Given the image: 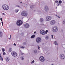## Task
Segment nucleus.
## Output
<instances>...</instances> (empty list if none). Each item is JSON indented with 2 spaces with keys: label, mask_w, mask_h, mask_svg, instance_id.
<instances>
[{
  "label": "nucleus",
  "mask_w": 65,
  "mask_h": 65,
  "mask_svg": "<svg viewBox=\"0 0 65 65\" xmlns=\"http://www.w3.org/2000/svg\"><path fill=\"white\" fill-rule=\"evenodd\" d=\"M38 49H39V48H40V47H39V46H38Z\"/></svg>",
  "instance_id": "obj_39"
},
{
  "label": "nucleus",
  "mask_w": 65,
  "mask_h": 65,
  "mask_svg": "<svg viewBox=\"0 0 65 65\" xmlns=\"http://www.w3.org/2000/svg\"><path fill=\"white\" fill-rule=\"evenodd\" d=\"M2 32L0 31V37H2Z\"/></svg>",
  "instance_id": "obj_19"
},
{
  "label": "nucleus",
  "mask_w": 65,
  "mask_h": 65,
  "mask_svg": "<svg viewBox=\"0 0 65 65\" xmlns=\"http://www.w3.org/2000/svg\"><path fill=\"white\" fill-rule=\"evenodd\" d=\"M24 27L25 28H28L30 27V25L29 24L26 23L24 24Z\"/></svg>",
  "instance_id": "obj_11"
},
{
  "label": "nucleus",
  "mask_w": 65,
  "mask_h": 65,
  "mask_svg": "<svg viewBox=\"0 0 65 65\" xmlns=\"http://www.w3.org/2000/svg\"><path fill=\"white\" fill-rule=\"evenodd\" d=\"M52 30L54 32H56L58 31V27L57 26H55L52 29Z\"/></svg>",
  "instance_id": "obj_3"
},
{
  "label": "nucleus",
  "mask_w": 65,
  "mask_h": 65,
  "mask_svg": "<svg viewBox=\"0 0 65 65\" xmlns=\"http://www.w3.org/2000/svg\"><path fill=\"white\" fill-rule=\"evenodd\" d=\"M10 37L9 38V39H10L11 38V35H10Z\"/></svg>",
  "instance_id": "obj_44"
},
{
  "label": "nucleus",
  "mask_w": 65,
  "mask_h": 65,
  "mask_svg": "<svg viewBox=\"0 0 65 65\" xmlns=\"http://www.w3.org/2000/svg\"><path fill=\"white\" fill-rule=\"evenodd\" d=\"M20 47L22 48H25V47H24L23 46H20Z\"/></svg>",
  "instance_id": "obj_28"
},
{
  "label": "nucleus",
  "mask_w": 65,
  "mask_h": 65,
  "mask_svg": "<svg viewBox=\"0 0 65 65\" xmlns=\"http://www.w3.org/2000/svg\"><path fill=\"white\" fill-rule=\"evenodd\" d=\"M14 45H15V46H16V44H15V43H14Z\"/></svg>",
  "instance_id": "obj_40"
},
{
  "label": "nucleus",
  "mask_w": 65,
  "mask_h": 65,
  "mask_svg": "<svg viewBox=\"0 0 65 65\" xmlns=\"http://www.w3.org/2000/svg\"><path fill=\"white\" fill-rule=\"evenodd\" d=\"M34 37H35V35H33L31 37V38H34Z\"/></svg>",
  "instance_id": "obj_21"
},
{
  "label": "nucleus",
  "mask_w": 65,
  "mask_h": 65,
  "mask_svg": "<svg viewBox=\"0 0 65 65\" xmlns=\"http://www.w3.org/2000/svg\"><path fill=\"white\" fill-rule=\"evenodd\" d=\"M3 15H5V14H4V13H3Z\"/></svg>",
  "instance_id": "obj_46"
},
{
  "label": "nucleus",
  "mask_w": 65,
  "mask_h": 65,
  "mask_svg": "<svg viewBox=\"0 0 65 65\" xmlns=\"http://www.w3.org/2000/svg\"><path fill=\"white\" fill-rule=\"evenodd\" d=\"M52 19L51 16H47L46 17V20L47 21H49Z\"/></svg>",
  "instance_id": "obj_6"
},
{
  "label": "nucleus",
  "mask_w": 65,
  "mask_h": 65,
  "mask_svg": "<svg viewBox=\"0 0 65 65\" xmlns=\"http://www.w3.org/2000/svg\"><path fill=\"white\" fill-rule=\"evenodd\" d=\"M40 60L41 62H43L44 61V58L42 56H41L40 57Z\"/></svg>",
  "instance_id": "obj_9"
},
{
  "label": "nucleus",
  "mask_w": 65,
  "mask_h": 65,
  "mask_svg": "<svg viewBox=\"0 0 65 65\" xmlns=\"http://www.w3.org/2000/svg\"><path fill=\"white\" fill-rule=\"evenodd\" d=\"M1 56V54L0 53V57Z\"/></svg>",
  "instance_id": "obj_49"
},
{
  "label": "nucleus",
  "mask_w": 65,
  "mask_h": 65,
  "mask_svg": "<svg viewBox=\"0 0 65 65\" xmlns=\"http://www.w3.org/2000/svg\"><path fill=\"white\" fill-rule=\"evenodd\" d=\"M23 22L21 20H18L17 22V26H20L21 25H22Z\"/></svg>",
  "instance_id": "obj_4"
},
{
  "label": "nucleus",
  "mask_w": 65,
  "mask_h": 65,
  "mask_svg": "<svg viewBox=\"0 0 65 65\" xmlns=\"http://www.w3.org/2000/svg\"><path fill=\"white\" fill-rule=\"evenodd\" d=\"M31 8H34V6H30Z\"/></svg>",
  "instance_id": "obj_30"
},
{
  "label": "nucleus",
  "mask_w": 65,
  "mask_h": 65,
  "mask_svg": "<svg viewBox=\"0 0 65 65\" xmlns=\"http://www.w3.org/2000/svg\"><path fill=\"white\" fill-rule=\"evenodd\" d=\"M55 16H56V17H58V18H59V19H60V17L58 15H56Z\"/></svg>",
  "instance_id": "obj_27"
},
{
  "label": "nucleus",
  "mask_w": 65,
  "mask_h": 65,
  "mask_svg": "<svg viewBox=\"0 0 65 65\" xmlns=\"http://www.w3.org/2000/svg\"><path fill=\"white\" fill-rule=\"evenodd\" d=\"M23 44L24 45H26V44H27V43L26 42H24L23 43Z\"/></svg>",
  "instance_id": "obj_31"
},
{
  "label": "nucleus",
  "mask_w": 65,
  "mask_h": 65,
  "mask_svg": "<svg viewBox=\"0 0 65 65\" xmlns=\"http://www.w3.org/2000/svg\"><path fill=\"white\" fill-rule=\"evenodd\" d=\"M12 48H9V52H11L12 51Z\"/></svg>",
  "instance_id": "obj_17"
},
{
  "label": "nucleus",
  "mask_w": 65,
  "mask_h": 65,
  "mask_svg": "<svg viewBox=\"0 0 65 65\" xmlns=\"http://www.w3.org/2000/svg\"><path fill=\"white\" fill-rule=\"evenodd\" d=\"M16 7H20V6L19 5H17L16 6Z\"/></svg>",
  "instance_id": "obj_32"
},
{
  "label": "nucleus",
  "mask_w": 65,
  "mask_h": 65,
  "mask_svg": "<svg viewBox=\"0 0 65 65\" xmlns=\"http://www.w3.org/2000/svg\"><path fill=\"white\" fill-rule=\"evenodd\" d=\"M19 10L18 9H16L15 10V12H18V11H19Z\"/></svg>",
  "instance_id": "obj_24"
},
{
  "label": "nucleus",
  "mask_w": 65,
  "mask_h": 65,
  "mask_svg": "<svg viewBox=\"0 0 65 65\" xmlns=\"http://www.w3.org/2000/svg\"><path fill=\"white\" fill-rule=\"evenodd\" d=\"M60 58L61 59H64L65 58L64 55L62 54H61L60 55Z\"/></svg>",
  "instance_id": "obj_12"
},
{
  "label": "nucleus",
  "mask_w": 65,
  "mask_h": 65,
  "mask_svg": "<svg viewBox=\"0 0 65 65\" xmlns=\"http://www.w3.org/2000/svg\"><path fill=\"white\" fill-rule=\"evenodd\" d=\"M56 23V21L55 20H52L51 21L50 24L51 25H54Z\"/></svg>",
  "instance_id": "obj_8"
},
{
  "label": "nucleus",
  "mask_w": 65,
  "mask_h": 65,
  "mask_svg": "<svg viewBox=\"0 0 65 65\" xmlns=\"http://www.w3.org/2000/svg\"><path fill=\"white\" fill-rule=\"evenodd\" d=\"M34 34H35V33H36V32L35 31L34 32Z\"/></svg>",
  "instance_id": "obj_47"
},
{
  "label": "nucleus",
  "mask_w": 65,
  "mask_h": 65,
  "mask_svg": "<svg viewBox=\"0 0 65 65\" xmlns=\"http://www.w3.org/2000/svg\"><path fill=\"white\" fill-rule=\"evenodd\" d=\"M57 6H59V4L58 3H57Z\"/></svg>",
  "instance_id": "obj_43"
},
{
  "label": "nucleus",
  "mask_w": 65,
  "mask_h": 65,
  "mask_svg": "<svg viewBox=\"0 0 65 65\" xmlns=\"http://www.w3.org/2000/svg\"><path fill=\"white\" fill-rule=\"evenodd\" d=\"M6 60L7 62H8L9 61V58L8 57H7L6 58Z\"/></svg>",
  "instance_id": "obj_15"
},
{
  "label": "nucleus",
  "mask_w": 65,
  "mask_h": 65,
  "mask_svg": "<svg viewBox=\"0 0 65 65\" xmlns=\"http://www.w3.org/2000/svg\"><path fill=\"white\" fill-rule=\"evenodd\" d=\"M58 1H55V3H57Z\"/></svg>",
  "instance_id": "obj_45"
},
{
  "label": "nucleus",
  "mask_w": 65,
  "mask_h": 65,
  "mask_svg": "<svg viewBox=\"0 0 65 65\" xmlns=\"http://www.w3.org/2000/svg\"><path fill=\"white\" fill-rule=\"evenodd\" d=\"M22 3V2H20V3Z\"/></svg>",
  "instance_id": "obj_50"
},
{
  "label": "nucleus",
  "mask_w": 65,
  "mask_h": 65,
  "mask_svg": "<svg viewBox=\"0 0 65 65\" xmlns=\"http://www.w3.org/2000/svg\"><path fill=\"white\" fill-rule=\"evenodd\" d=\"M44 9L45 11H48L49 10L48 7L47 6H45Z\"/></svg>",
  "instance_id": "obj_13"
},
{
  "label": "nucleus",
  "mask_w": 65,
  "mask_h": 65,
  "mask_svg": "<svg viewBox=\"0 0 65 65\" xmlns=\"http://www.w3.org/2000/svg\"><path fill=\"white\" fill-rule=\"evenodd\" d=\"M1 21H2V18H1Z\"/></svg>",
  "instance_id": "obj_42"
},
{
  "label": "nucleus",
  "mask_w": 65,
  "mask_h": 65,
  "mask_svg": "<svg viewBox=\"0 0 65 65\" xmlns=\"http://www.w3.org/2000/svg\"><path fill=\"white\" fill-rule=\"evenodd\" d=\"M34 62V60H33L31 62V63H33Z\"/></svg>",
  "instance_id": "obj_36"
},
{
  "label": "nucleus",
  "mask_w": 65,
  "mask_h": 65,
  "mask_svg": "<svg viewBox=\"0 0 65 65\" xmlns=\"http://www.w3.org/2000/svg\"><path fill=\"white\" fill-rule=\"evenodd\" d=\"M20 54L22 55H25V54L22 53V52L21 51H20Z\"/></svg>",
  "instance_id": "obj_22"
},
{
  "label": "nucleus",
  "mask_w": 65,
  "mask_h": 65,
  "mask_svg": "<svg viewBox=\"0 0 65 65\" xmlns=\"http://www.w3.org/2000/svg\"><path fill=\"white\" fill-rule=\"evenodd\" d=\"M3 55H6V53H5L4 52H3Z\"/></svg>",
  "instance_id": "obj_33"
},
{
  "label": "nucleus",
  "mask_w": 65,
  "mask_h": 65,
  "mask_svg": "<svg viewBox=\"0 0 65 65\" xmlns=\"http://www.w3.org/2000/svg\"><path fill=\"white\" fill-rule=\"evenodd\" d=\"M47 32H48V30H46V31H45V34H47Z\"/></svg>",
  "instance_id": "obj_34"
},
{
  "label": "nucleus",
  "mask_w": 65,
  "mask_h": 65,
  "mask_svg": "<svg viewBox=\"0 0 65 65\" xmlns=\"http://www.w3.org/2000/svg\"><path fill=\"white\" fill-rule=\"evenodd\" d=\"M2 8H3L4 10H7L9 9V7L6 5H4L2 6Z\"/></svg>",
  "instance_id": "obj_1"
},
{
  "label": "nucleus",
  "mask_w": 65,
  "mask_h": 65,
  "mask_svg": "<svg viewBox=\"0 0 65 65\" xmlns=\"http://www.w3.org/2000/svg\"><path fill=\"white\" fill-rule=\"evenodd\" d=\"M45 38L46 39H48V36H46L45 37Z\"/></svg>",
  "instance_id": "obj_26"
},
{
  "label": "nucleus",
  "mask_w": 65,
  "mask_h": 65,
  "mask_svg": "<svg viewBox=\"0 0 65 65\" xmlns=\"http://www.w3.org/2000/svg\"><path fill=\"white\" fill-rule=\"evenodd\" d=\"M54 44H55V45H58V43H57V42L56 41L54 42Z\"/></svg>",
  "instance_id": "obj_20"
},
{
  "label": "nucleus",
  "mask_w": 65,
  "mask_h": 65,
  "mask_svg": "<svg viewBox=\"0 0 65 65\" xmlns=\"http://www.w3.org/2000/svg\"><path fill=\"white\" fill-rule=\"evenodd\" d=\"M21 15L23 17H26L28 15V13L26 11H23L21 13Z\"/></svg>",
  "instance_id": "obj_2"
},
{
  "label": "nucleus",
  "mask_w": 65,
  "mask_h": 65,
  "mask_svg": "<svg viewBox=\"0 0 65 65\" xmlns=\"http://www.w3.org/2000/svg\"><path fill=\"white\" fill-rule=\"evenodd\" d=\"M21 58L22 60H24V59H25V57H24L22 56L21 57Z\"/></svg>",
  "instance_id": "obj_18"
},
{
  "label": "nucleus",
  "mask_w": 65,
  "mask_h": 65,
  "mask_svg": "<svg viewBox=\"0 0 65 65\" xmlns=\"http://www.w3.org/2000/svg\"><path fill=\"white\" fill-rule=\"evenodd\" d=\"M2 50L3 52H5V49L2 48Z\"/></svg>",
  "instance_id": "obj_23"
},
{
  "label": "nucleus",
  "mask_w": 65,
  "mask_h": 65,
  "mask_svg": "<svg viewBox=\"0 0 65 65\" xmlns=\"http://www.w3.org/2000/svg\"><path fill=\"white\" fill-rule=\"evenodd\" d=\"M11 54L13 57H16L17 55H18V54L17 53V52H12L11 53Z\"/></svg>",
  "instance_id": "obj_5"
},
{
  "label": "nucleus",
  "mask_w": 65,
  "mask_h": 65,
  "mask_svg": "<svg viewBox=\"0 0 65 65\" xmlns=\"http://www.w3.org/2000/svg\"><path fill=\"white\" fill-rule=\"evenodd\" d=\"M44 21V20L42 18H41L40 19V21L41 22H42V23H43V22Z\"/></svg>",
  "instance_id": "obj_14"
},
{
  "label": "nucleus",
  "mask_w": 65,
  "mask_h": 65,
  "mask_svg": "<svg viewBox=\"0 0 65 65\" xmlns=\"http://www.w3.org/2000/svg\"><path fill=\"white\" fill-rule=\"evenodd\" d=\"M2 26H3V22H2Z\"/></svg>",
  "instance_id": "obj_41"
},
{
  "label": "nucleus",
  "mask_w": 65,
  "mask_h": 65,
  "mask_svg": "<svg viewBox=\"0 0 65 65\" xmlns=\"http://www.w3.org/2000/svg\"><path fill=\"white\" fill-rule=\"evenodd\" d=\"M40 34H41L42 35H45V33L44 32V31L43 30H41L40 31Z\"/></svg>",
  "instance_id": "obj_10"
},
{
  "label": "nucleus",
  "mask_w": 65,
  "mask_h": 65,
  "mask_svg": "<svg viewBox=\"0 0 65 65\" xmlns=\"http://www.w3.org/2000/svg\"><path fill=\"white\" fill-rule=\"evenodd\" d=\"M37 53V50H34V54H36Z\"/></svg>",
  "instance_id": "obj_16"
},
{
  "label": "nucleus",
  "mask_w": 65,
  "mask_h": 65,
  "mask_svg": "<svg viewBox=\"0 0 65 65\" xmlns=\"http://www.w3.org/2000/svg\"><path fill=\"white\" fill-rule=\"evenodd\" d=\"M0 59L1 60L3 61V58H2V56L0 57Z\"/></svg>",
  "instance_id": "obj_25"
},
{
  "label": "nucleus",
  "mask_w": 65,
  "mask_h": 65,
  "mask_svg": "<svg viewBox=\"0 0 65 65\" xmlns=\"http://www.w3.org/2000/svg\"><path fill=\"white\" fill-rule=\"evenodd\" d=\"M21 35L23 36L24 35V33H21Z\"/></svg>",
  "instance_id": "obj_37"
},
{
  "label": "nucleus",
  "mask_w": 65,
  "mask_h": 65,
  "mask_svg": "<svg viewBox=\"0 0 65 65\" xmlns=\"http://www.w3.org/2000/svg\"><path fill=\"white\" fill-rule=\"evenodd\" d=\"M41 41V39L40 37L37 38L36 39V41L37 42L39 43Z\"/></svg>",
  "instance_id": "obj_7"
},
{
  "label": "nucleus",
  "mask_w": 65,
  "mask_h": 65,
  "mask_svg": "<svg viewBox=\"0 0 65 65\" xmlns=\"http://www.w3.org/2000/svg\"><path fill=\"white\" fill-rule=\"evenodd\" d=\"M64 22V24H65V20H64V21H63V22Z\"/></svg>",
  "instance_id": "obj_38"
},
{
  "label": "nucleus",
  "mask_w": 65,
  "mask_h": 65,
  "mask_svg": "<svg viewBox=\"0 0 65 65\" xmlns=\"http://www.w3.org/2000/svg\"><path fill=\"white\" fill-rule=\"evenodd\" d=\"M59 4H61V3H62V1H59Z\"/></svg>",
  "instance_id": "obj_29"
},
{
  "label": "nucleus",
  "mask_w": 65,
  "mask_h": 65,
  "mask_svg": "<svg viewBox=\"0 0 65 65\" xmlns=\"http://www.w3.org/2000/svg\"><path fill=\"white\" fill-rule=\"evenodd\" d=\"M51 36H52V38L53 39H54V37H53V35H51Z\"/></svg>",
  "instance_id": "obj_35"
},
{
  "label": "nucleus",
  "mask_w": 65,
  "mask_h": 65,
  "mask_svg": "<svg viewBox=\"0 0 65 65\" xmlns=\"http://www.w3.org/2000/svg\"><path fill=\"white\" fill-rule=\"evenodd\" d=\"M50 54V53H48V54L47 55H49Z\"/></svg>",
  "instance_id": "obj_48"
}]
</instances>
